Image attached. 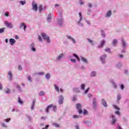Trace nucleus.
I'll return each mask as SVG.
<instances>
[{
  "label": "nucleus",
  "instance_id": "obj_1",
  "mask_svg": "<svg viewBox=\"0 0 129 129\" xmlns=\"http://www.w3.org/2000/svg\"><path fill=\"white\" fill-rule=\"evenodd\" d=\"M52 107L53 108V111H56V109L57 108V107H56V106H55V105L53 106V104H51L48 105L47 106V107L46 108V112H49V109L52 108Z\"/></svg>",
  "mask_w": 129,
  "mask_h": 129
},
{
  "label": "nucleus",
  "instance_id": "obj_2",
  "mask_svg": "<svg viewBox=\"0 0 129 129\" xmlns=\"http://www.w3.org/2000/svg\"><path fill=\"white\" fill-rule=\"evenodd\" d=\"M76 107L77 109L79 110V114H81L83 111H82V109H81V107H82V106L80 104H76Z\"/></svg>",
  "mask_w": 129,
  "mask_h": 129
},
{
  "label": "nucleus",
  "instance_id": "obj_3",
  "mask_svg": "<svg viewBox=\"0 0 129 129\" xmlns=\"http://www.w3.org/2000/svg\"><path fill=\"white\" fill-rule=\"evenodd\" d=\"M41 35L42 36V38L44 39V40H46L47 43H50V38H49V37H47V35H46V34L45 33H42Z\"/></svg>",
  "mask_w": 129,
  "mask_h": 129
},
{
  "label": "nucleus",
  "instance_id": "obj_4",
  "mask_svg": "<svg viewBox=\"0 0 129 129\" xmlns=\"http://www.w3.org/2000/svg\"><path fill=\"white\" fill-rule=\"evenodd\" d=\"M32 9L35 12L38 11V6L37 5V4L35 3V1L32 2Z\"/></svg>",
  "mask_w": 129,
  "mask_h": 129
},
{
  "label": "nucleus",
  "instance_id": "obj_5",
  "mask_svg": "<svg viewBox=\"0 0 129 129\" xmlns=\"http://www.w3.org/2000/svg\"><path fill=\"white\" fill-rule=\"evenodd\" d=\"M20 29H24V31H26V29H27V26L25 25V23H22L20 24Z\"/></svg>",
  "mask_w": 129,
  "mask_h": 129
},
{
  "label": "nucleus",
  "instance_id": "obj_6",
  "mask_svg": "<svg viewBox=\"0 0 129 129\" xmlns=\"http://www.w3.org/2000/svg\"><path fill=\"white\" fill-rule=\"evenodd\" d=\"M9 42L12 46H14V45H15L16 43V40H15L14 38H11Z\"/></svg>",
  "mask_w": 129,
  "mask_h": 129
},
{
  "label": "nucleus",
  "instance_id": "obj_7",
  "mask_svg": "<svg viewBox=\"0 0 129 129\" xmlns=\"http://www.w3.org/2000/svg\"><path fill=\"white\" fill-rule=\"evenodd\" d=\"M5 24L8 28H12L13 27L12 23H10L8 21L5 22Z\"/></svg>",
  "mask_w": 129,
  "mask_h": 129
},
{
  "label": "nucleus",
  "instance_id": "obj_8",
  "mask_svg": "<svg viewBox=\"0 0 129 129\" xmlns=\"http://www.w3.org/2000/svg\"><path fill=\"white\" fill-rule=\"evenodd\" d=\"M63 100H64V98H63V96H60L58 101L59 104H62V103H63Z\"/></svg>",
  "mask_w": 129,
  "mask_h": 129
},
{
  "label": "nucleus",
  "instance_id": "obj_9",
  "mask_svg": "<svg viewBox=\"0 0 129 129\" xmlns=\"http://www.w3.org/2000/svg\"><path fill=\"white\" fill-rule=\"evenodd\" d=\"M105 58H106V55L104 54L102 57H101V60L102 63H105Z\"/></svg>",
  "mask_w": 129,
  "mask_h": 129
},
{
  "label": "nucleus",
  "instance_id": "obj_10",
  "mask_svg": "<svg viewBox=\"0 0 129 129\" xmlns=\"http://www.w3.org/2000/svg\"><path fill=\"white\" fill-rule=\"evenodd\" d=\"M67 37L68 39H69L70 40H72L73 43H76V41H75V39H74L71 36L67 35Z\"/></svg>",
  "mask_w": 129,
  "mask_h": 129
},
{
  "label": "nucleus",
  "instance_id": "obj_11",
  "mask_svg": "<svg viewBox=\"0 0 129 129\" xmlns=\"http://www.w3.org/2000/svg\"><path fill=\"white\" fill-rule=\"evenodd\" d=\"M101 102L103 105L105 106V107H106V106H107V103H106V101H105L104 99H102Z\"/></svg>",
  "mask_w": 129,
  "mask_h": 129
},
{
  "label": "nucleus",
  "instance_id": "obj_12",
  "mask_svg": "<svg viewBox=\"0 0 129 129\" xmlns=\"http://www.w3.org/2000/svg\"><path fill=\"white\" fill-rule=\"evenodd\" d=\"M104 44H105V41H101V45L98 46V48H102V47H103V45H104Z\"/></svg>",
  "mask_w": 129,
  "mask_h": 129
},
{
  "label": "nucleus",
  "instance_id": "obj_13",
  "mask_svg": "<svg viewBox=\"0 0 129 129\" xmlns=\"http://www.w3.org/2000/svg\"><path fill=\"white\" fill-rule=\"evenodd\" d=\"M8 75L10 76L9 78V80H12V79L13 78V74L12 73V72H9L8 73Z\"/></svg>",
  "mask_w": 129,
  "mask_h": 129
},
{
  "label": "nucleus",
  "instance_id": "obj_14",
  "mask_svg": "<svg viewBox=\"0 0 129 129\" xmlns=\"http://www.w3.org/2000/svg\"><path fill=\"white\" fill-rule=\"evenodd\" d=\"M112 123H115V122H116V119H115V116H114V115H112Z\"/></svg>",
  "mask_w": 129,
  "mask_h": 129
},
{
  "label": "nucleus",
  "instance_id": "obj_15",
  "mask_svg": "<svg viewBox=\"0 0 129 129\" xmlns=\"http://www.w3.org/2000/svg\"><path fill=\"white\" fill-rule=\"evenodd\" d=\"M58 24L59 26H62V24H63V20L62 18H60L58 21Z\"/></svg>",
  "mask_w": 129,
  "mask_h": 129
},
{
  "label": "nucleus",
  "instance_id": "obj_16",
  "mask_svg": "<svg viewBox=\"0 0 129 129\" xmlns=\"http://www.w3.org/2000/svg\"><path fill=\"white\" fill-rule=\"evenodd\" d=\"M112 43V45H113L114 46H116V44H117V40L114 39Z\"/></svg>",
  "mask_w": 129,
  "mask_h": 129
},
{
  "label": "nucleus",
  "instance_id": "obj_17",
  "mask_svg": "<svg viewBox=\"0 0 129 129\" xmlns=\"http://www.w3.org/2000/svg\"><path fill=\"white\" fill-rule=\"evenodd\" d=\"M87 40H88L89 43L91 44V45H92V46H94V43H93V41H92V40H91L89 38H87Z\"/></svg>",
  "mask_w": 129,
  "mask_h": 129
},
{
  "label": "nucleus",
  "instance_id": "obj_18",
  "mask_svg": "<svg viewBox=\"0 0 129 129\" xmlns=\"http://www.w3.org/2000/svg\"><path fill=\"white\" fill-rule=\"evenodd\" d=\"M91 77H94V76H96V72H92L90 75Z\"/></svg>",
  "mask_w": 129,
  "mask_h": 129
},
{
  "label": "nucleus",
  "instance_id": "obj_19",
  "mask_svg": "<svg viewBox=\"0 0 129 129\" xmlns=\"http://www.w3.org/2000/svg\"><path fill=\"white\" fill-rule=\"evenodd\" d=\"M110 16H111V11L109 10V11H108V12L107 13V14L106 15V17H110Z\"/></svg>",
  "mask_w": 129,
  "mask_h": 129
},
{
  "label": "nucleus",
  "instance_id": "obj_20",
  "mask_svg": "<svg viewBox=\"0 0 129 129\" xmlns=\"http://www.w3.org/2000/svg\"><path fill=\"white\" fill-rule=\"evenodd\" d=\"M63 56H64V54H63V53L59 54V55L56 58V59L60 60V59H61V58H62Z\"/></svg>",
  "mask_w": 129,
  "mask_h": 129
},
{
  "label": "nucleus",
  "instance_id": "obj_21",
  "mask_svg": "<svg viewBox=\"0 0 129 129\" xmlns=\"http://www.w3.org/2000/svg\"><path fill=\"white\" fill-rule=\"evenodd\" d=\"M81 60H82V61H83V62H84L85 63H87V60L83 57H82L81 58Z\"/></svg>",
  "mask_w": 129,
  "mask_h": 129
},
{
  "label": "nucleus",
  "instance_id": "obj_22",
  "mask_svg": "<svg viewBox=\"0 0 129 129\" xmlns=\"http://www.w3.org/2000/svg\"><path fill=\"white\" fill-rule=\"evenodd\" d=\"M18 102H19V103H20V104H23V103H24V102H23V101H22V100L21 99V98L20 97H18Z\"/></svg>",
  "mask_w": 129,
  "mask_h": 129
},
{
  "label": "nucleus",
  "instance_id": "obj_23",
  "mask_svg": "<svg viewBox=\"0 0 129 129\" xmlns=\"http://www.w3.org/2000/svg\"><path fill=\"white\" fill-rule=\"evenodd\" d=\"M113 107L115 109H116L117 110H119L120 109L118 106L115 105H113Z\"/></svg>",
  "mask_w": 129,
  "mask_h": 129
},
{
  "label": "nucleus",
  "instance_id": "obj_24",
  "mask_svg": "<svg viewBox=\"0 0 129 129\" xmlns=\"http://www.w3.org/2000/svg\"><path fill=\"white\" fill-rule=\"evenodd\" d=\"M51 20H52V16L49 15L47 17V22H51Z\"/></svg>",
  "mask_w": 129,
  "mask_h": 129
},
{
  "label": "nucleus",
  "instance_id": "obj_25",
  "mask_svg": "<svg viewBox=\"0 0 129 129\" xmlns=\"http://www.w3.org/2000/svg\"><path fill=\"white\" fill-rule=\"evenodd\" d=\"M117 99L118 101H119V100L121 99V96L120 95V94H118L117 97Z\"/></svg>",
  "mask_w": 129,
  "mask_h": 129
},
{
  "label": "nucleus",
  "instance_id": "obj_26",
  "mask_svg": "<svg viewBox=\"0 0 129 129\" xmlns=\"http://www.w3.org/2000/svg\"><path fill=\"white\" fill-rule=\"evenodd\" d=\"M54 88L57 92H59V87L58 86L54 85Z\"/></svg>",
  "mask_w": 129,
  "mask_h": 129
},
{
  "label": "nucleus",
  "instance_id": "obj_27",
  "mask_svg": "<svg viewBox=\"0 0 129 129\" xmlns=\"http://www.w3.org/2000/svg\"><path fill=\"white\" fill-rule=\"evenodd\" d=\"M38 10H39L40 13H41V12H42V11L43 10V8L42 7V5H40L38 7Z\"/></svg>",
  "mask_w": 129,
  "mask_h": 129
},
{
  "label": "nucleus",
  "instance_id": "obj_28",
  "mask_svg": "<svg viewBox=\"0 0 129 129\" xmlns=\"http://www.w3.org/2000/svg\"><path fill=\"white\" fill-rule=\"evenodd\" d=\"M93 103L94 105V106H96V99L94 98L93 100Z\"/></svg>",
  "mask_w": 129,
  "mask_h": 129
},
{
  "label": "nucleus",
  "instance_id": "obj_29",
  "mask_svg": "<svg viewBox=\"0 0 129 129\" xmlns=\"http://www.w3.org/2000/svg\"><path fill=\"white\" fill-rule=\"evenodd\" d=\"M52 125H54V126H55V127H59V124L56 123H52Z\"/></svg>",
  "mask_w": 129,
  "mask_h": 129
},
{
  "label": "nucleus",
  "instance_id": "obj_30",
  "mask_svg": "<svg viewBox=\"0 0 129 129\" xmlns=\"http://www.w3.org/2000/svg\"><path fill=\"white\" fill-rule=\"evenodd\" d=\"M5 92H6V93H11V90H10V89L7 88L5 90Z\"/></svg>",
  "mask_w": 129,
  "mask_h": 129
},
{
  "label": "nucleus",
  "instance_id": "obj_31",
  "mask_svg": "<svg viewBox=\"0 0 129 129\" xmlns=\"http://www.w3.org/2000/svg\"><path fill=\"white\" fill-rule=\"evenodd\" d=\"M73 55H74V57H76V58L77 59V60H78V61H80V58H79V57H78V56L76 55V54L74 53V54H73Z\"/></svg>",
  "mask_w": 129,
  "mask_h": 129
},
{
  "label": "nucleus",
  "instance_id": "obj_32",
  "mask_svg": "<svg viewBox=\"0 0 129 129\" xmlns=\"http://www.w3.org/2000/svg\"><path fill=\"white\" fill-rule=\"evenodd\" d=\"M85 123H86V124H87V125H89L90 124H91V122L89 121H85Z\"/></svg>",
  "mask_w": 129,
  "mask_h": 129
},
{
  "label": "nucleus",
  "instance_id": "obj_33",
  "mask_svg": "<svg viewBox=\"0 0 129 129\" xmlns=\"http://www.w3.org/2000/svg\"><path fill=\"white\" fill-rule=\"evenodd\" d=\"M121 44H122V47L124 48V47H125V42H124V41H123V40H122Z\"/></svg>",
  "mask_w": 129,
  "mask_h": 129
},
{
  "label": "nucleus",
  "instance_id": "obj_34",
  "mask_svg": "<svg viewBox=\"0 0 129 129\" xmlns=\"http://www.w3.org/2000/svg\"><path fill=\"white\" fill-rule=\"evenodd\" d=\"M79 17L80 18V22L82 21V14H81V12H80L79 14Z\"/></svg>",
  "mask_w": 129,
  "mask_h": 129
},
{
  "label": "nucleus",
  "instance_id": "obj_35",
  "mask_svg": "<svg viewBox=\"0 0 129 129\" xmlns=\"http://www.w3.org/2000/svg\"><path fill=\"white\" fill-rule=\"evenodd\" d=\"M39 96H42L43 95H45V93L44 92H40L39 93Z\"/></svg>",
  "mask_w": 129,
  "mask_h": 129
},
{
  "label": "nucleus",
  "instance_id": "obj_36",
  "mask_svg": "<svg viewBox=\"0 0 129 129\" xmlns=\"http://www.w3.org/2000/svg\"><path fill=\"white\" fill-rule=\"evenodd\" d=\"M5 28L0 29V34H2V33H4V32H5Z\"/></svg>",
  "mask_w": 129,
  "mask_h": 129
},
{
  "label": "nucleus",
  "instance_id": "obj_37",
  "mask_svg": "<svg viewBox=\"0 0 129 129\" xmlns=\"http://www.w3.org/2000/svg\"><path fill=\"white\" fill-rule=\"evenodd\" d=\"M105 50L106 52H108V53H110V48H106Z\"/></svg>",
  "mask_w": 129,
  "mask_h": 129
},
{
  "label": "nucleus",
  "instance_id": "obj_38",
  "mask_svg": "<svg viewBox=\"0 0 129 129\" xmlns=\"http://www.w3.org/2000/svg\"><path fill=\"white\" fill-rule=\"evenodd\" d=\"M74 91H75V92H79V90L77 88H75L74 89Z\"/></svg>",
  "mask_w": 129,
  "mask_h": 129
},
{
  "label": "nucleus",
  "instance_id": "obj_39",
  "mask_svg": "<svg viewBox=\"0 0 129 129\" xmlns=\"http://www.w3.org/2000/svg\"><path fill=\"white\" fill-rule=\"evenodd\" d=\"M20 4L24 6V5H26V1H21Z\"/></svg>",
  "mask_w": 129,
  "mask_h": 129
},
{
  "label": "nucleus",
  "instance_id": "obj_40",
  "mask_svg": "<svg viewBox=\"0 0 129 129\" xmlns=\"http://www.w3.org/2000/svg\"><path fill=\"white\" fill-rule=\"evenodd\" d=\"M81 88L83 90H84V89H85V85H84V84H82Z\"/></svg>",
  "mask_w": 129,
  "mask_h": 129
},
{
  "label": "nucleus",
  "instance_id": "obj_41",
  "mask_svg": "<svg viewBox=\"0 0 129 129\" xmlns=\"http://www.w3.org/2000/svg\"><path fill=\"white\" fill-rule=\"evenodd\" d=\"M45 77L47 79H50V74H47L45 76Z\"/></svg>",
  "mask_w": 129,
  "mask_h": 129
},
{
  "label": "nucleus",
  "instance_id": "obj_42",
  "mask_svg": "<svg viewBox=\"0 0 129 129\" xmlns=\"http://www.w3.org/2000/svg\"><path fill=\"white\" fill-rule=\"evenodd\" d=\"M71 62H72L73 63H76V60H75V59L74 58H72L71 59Z\"/></svg>",
  "mask_w": 129,
  "mask_h": 129
},
{
  "label": "nucleus",
  "instance_id": "obj_43",
  "mask_svg": "<svg viewBox=\"0 0 129 129\" xmlns=\"http://www.w3.org/2000/svg\"><path fill=\"white\" fill-rule=\"evenodd\" d=\"M88 113V112H87V110L86 109L84 110L83 114L85 115L87 114Z\"/></svg>",
  "mask_w": 129,
  "mask_h": 129
},
{
  "label": "nucleus",
  "instance_id": "obj_44",
  "mask_svg": "<svg viewBox=\"0 0 129 129\" xmlns=\"http://www.w3.org/2000/svg\"><path fill=\"white\" fill-rule=\"evenodd\" d=\"M30 47H31V48H33V47H35V43H34V42H32L31 43V44L30 45Z\"/></svg>",
  "mask_w": 129,
  "mask_h": 129
},
{
  "label": "nucleus",
  "instance_id": "obj_45",
  "mask_svg": "<svg viewBox=\"0 0 129 129\" xmlns=\"http://www.w3.org/2000/svg\"><path fill=\"white\" fill-rule=\"evenodd\" d=\"M73 117H74V118H79V116H78L77 115H73Z\"/></svg>",
  "mask_w": 129,
  "mask_h": 129
},
{
  "label": "nucleus",
  "instance_id": "obj_46",
  "mask_svg": "<svg viewBox=\"0 0 129 129\" xmlns=\"http://www.w3.org/2000/svg\"><path fill=\"white\" fill-rule=\"evenodd\" d=\"M31 50H32V51H33V52L36 51V48H35V47H31Z\"/></svg>",
  "mask_w": 129,
  "mask_h": 129
},
{
  "label": "nucleus",
  "instance_id": "obj_47",
  "mask_svg": "<svg viewBox=\"0 0 129 129\" xmlns=\"http://www.w3.org/2000/svg\"><path fill=\"white\" fill-rule=\"evenodd\" d=\"M38 40L40 42H42V37H41V36L40 35L38 36Z\"/></svg>",
  "mask_w": 129,
  "mask_h": 129
},
{
  "label": "nucleus",
  "instance_id": "obj_48",
  "mask_svg": "<svg viewBox=\"0 0 129 129\" xmlns=\"http://www.w3.org/2000/svg\"><path fill=\"white\" fill-rule=\"evenodd\" d=\"M115 113L116 114H117L118 115H120V112H119V111H115Z\"/></svg>",
  "mask_w": 129,
  "mask_h": 129
},
{
  "label": "nucleus",
  "instance_id": "obj_49",
  "mask_svg": "<svg viewBox=\"0 0 129 129\" xmlns=\"http://www.w3.org/2000/svg\"><path fill=\"white\" fill-rule=\"evenodd\" d=\"M5 121H6V122H9V121H11V118L6 119Z\"/></svg>",
  "mask_w": 129,
  "mask_h": 129
},
{
  "label": "nucleus",
  "instance_id": "obj_50",
  "mask_svg": "<svg viewBox=\"0 0 129 129\" xmlns=\"http://www.w3.org/2000/svg\"><path fill=\"white\" fill-rule=\"evenodd\" d=\"M120 88H121V89H122V90H123V89L124 88V86H123V85H121Z\"/></svg>",
  "mask_w": 129,
  "mask_h": 129
},
{
  "label": "nucleus",
  "instance_id": "obj_51",
  "mask_svg": "<svg viewBox=\"0 0 129 129\" xmlns=\"http://www.w3.org/2000/svg\"><path fill=\"white\" fill-rule=\"evenodd\" d=\"M28 80H29V81H30V82H32V77H28Z\"/></svg>",
  "mask_w": 129,
  "mask_h": 129
},
{
  "label": "nucleus",
  "instance_id": "obj_52",
  "mask_svg": "<svg viewBox=\"0 0 129 129\" xmlns=\"http://www.w3.org/2000/svg\"><path fill=\"white\" fill-rule=\"evenodd\" d=\"M90 88H88L87 90L85 91V93H88V91H89Z\"/></svg>",
  "mask_w": 129,
  "mask_h": 129
},
{
  "label": "nucleus",
  "instance_id": "obj_53",
  "mask_svg": "<svg viewBox=\"0 0 129 129\" xmlns=\"http://www.w3.org/2000/svg\"><path fill=\"white\" fill-rule=\"evenodd\" d=\"M0 90H3V85H2V84H0Z\"/></svg>",
  "mask_w": 129,
  "mask_h": 129
},
{
  "label": "nucleus",
  "instance_id": "obj_54",
  "mask_svg": "<svg viewBox=\"0 0 129 129\" xmlns=\"http://www.w3.org/2000/svg\"><path fill=\"white\" fill-rule=\"evenodd\" d=\"M18 69H19V70H22V67H21V66H18Z\"/></svg>",
  "mask_w": 129,
  "mask_h": 129
},
{
  "label": "nucleus",
  "instance_id": "obj_55",
  "mask_svg": "<svg viewBox=\"0 0 129 129\" xmlns=\"http://www.w3.org/2000/svg\"><path fill=\"white\" fill-rule=\"evenodd\" d=\"M89 8H92V4L90 3L88 5Z\"/></svg>",
  "mask_w": 129,
  "mask_h": 129
},
{
  "label": "nucleus",
  "instance_id": "obj_56",
  "mask_svg": "<svg viewBox=\"0 0 129 129\" xmlns=\"http://www.w3.org/2000/svg\"><path fill=\"white\" fill-rule=\"evenodd\" d=\"M15 38H16L17 40H18V39H20V37H19V36H18V35H16V36H15Z\"/></svg>",
  "mask_w": 129,
  "mask_h": 129
},
{
  "label": "nucleus",
  "instance_id": "obj_57",
  "mask_svg": "<svg viewBox=\"0 0 129 129\" xmlns=\"http://www.w3.org/2000/svg\"><path fill=\"white\" fill-rule=\"evenodd\" d=\"M2 126H3V127H7V126L5 124V123H3V124H2Z\"/></svg>",
  "mask_w": 129,
  "mask_h": 129
},
{
  "label": "nucleus",
  "instance_id": "obj_58",
  "mask_svg": "<svg viewBox=\"0 0 129 129\" xmlns=\"http://www.w3.org/2000/svg\"><path fill=\"white\" fill-rule=\"evenodd\" d=\"M75 100H76V97H74L73 98V101H75Z\"/></svg>",
  "mask_w": 129,
  "mask_h": 129
},
{
  "label": "nucleus",
  "instance_id": "obj_59",
  "mask_svg": "<svg viewBox=\"0 0 129 129\" xmlns=\"http://www.w3.org/2000/svg\"><path fill=\"white\" fill-rule=\"evenodd\" d=\"M124 73H125V74H128V71L125 70L124 71Z\"/></svg>",
  "mask_w": 129,
  "mask_h": 129
},
{
  "label": "nucleus",
  "instance_id": "obj_60",
  "mask_svg": "<svg viewBox=\"0 0 129 129\" xmlns=\"http://www.w3.org/2000/svg\"><path fill=\"white\" fill-rule=\"evenodd\" d=\"M34 106H35V105H31V109H34Z\"/></svg>",
  "mask_w": 129,
  "mask_h": 129
},
{
  "label": "nucleus",
  "instance_id": "obj_61",
  "mask_svg": "<svg viewBox=\"0 0 129 129\" xmlns=\"http://www.w3.org/2000/svg\"><path fill=\"white\" fill-rule=\"evenodd\" d=\"M88 97H91V96H92V95L91 94H89L88 95Z\"/></svg>",
  "mask_w": 129,
  "mask_h": 129
},
{
  "label": "nucleus",
  "instance_id": "obj_62",
  "mask_svg": "<svg viewBox=\"0 0 129 129\" xmlns=\"http://www.w3.org/2000/svg\"><path fill=\"white\" fill-rule=\"evenodd\" d=\"M36 103V101L35 100L33 101L32 105H35V103Z\"/></svg>",
  "mask_w": 129,
  "mask_h": 129
},
{
  "label": "nucleus",
  "instance_id": "obj_63",
  "mask_svg": "<svg viewBox=\"0 0 129 129\" xmlns=\"http://www.w3.org/2000/svg\"><path fill=\"white\" fill-rule=\"evenodd\" d=\"M76 128L79 129V126H78V125H76Z\"/></svg>",
  "mask_w": 129,
  "mask_h": 129
},
{
  "label": "nucleus",
  "instance_id": "obj_64",
  "mask_svg": "<svg viewBox=\"0 0 129 129\" xmlns=\"http://www.w3.org/2000/svg\"><path fill=\"white\" fill-rule=\"evenodd\" d=\"M102 36L104 38L105 37V34L102 33Z\"/></svg>",
  "mask_w": 129,
  "mask_h": 129
}]
</instances>
